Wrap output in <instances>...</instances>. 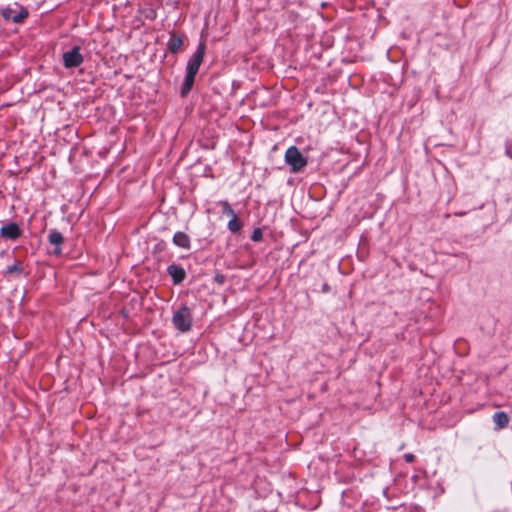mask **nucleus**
<instances>
[{
	"label": "nucleus",
	"instance_id": "obj_14",
	"mask_svg": "<svg viewBox=\"0 0 512 512\" xmlns=\"http://www.w3.org/2000/svg\"><path fill=\"white\" fill-rule=\"evenodd\" d=\"M220 204L222 206V213L224 215L230 216L231 218L233 215H236L231 205L227 201H222Z\"/></svg>",
	"mask_w": 512,
	"mask_h": 512
},
{
	"label": "nucleus",
	"instance_id": "obj_5",
	"mask_svg": "<svg viewBox=\"0 0 512 512\" xmlns=\"http://www.w3.org/2000/svg\"><path fill=\"white\" fill-rule=\"evenodd\" d=\"M62 59L63 65L67 69L79 67L84 60L79 46H74L71 50L64 52Z\"/></svg>",
	"mask_w": 512,
	"mask_h": 512
},
{
	"label": "nucleus",
	"instance_id": "obj_8",
	"mask_svg": "<svg viewBox=\"0 0 512 512\" xmlns=\"http://www.w3.org/2000/svg\"><path fill=\"white\" fill-rule=\"evenodd\" d=\"M167 272L171 276L174 284H180L181 282L184 281L186 277V272L184 268L177 264L169 265L167 268Z\"/></svg>",
	"mask_w": 512,
	"mask_h": 512
},
{
	"label": "nucleus",
	"instance_id": "obj_4",
	"mask_svg": "<svg viewBox=\"0 0 512 512\" xmlns=\"http://www.w3.org/2000/svg\"><path fill=\"white\" fill-rule=\"evenodd\" d=\"M2 17L7 21L22 23L28 17L26 8L15 5V7H5L1 10Z\"/></svg>",
	"mask_w": 512,
	"mask_h": 512
},
{
	"label": "nucleus",
	"instance_id": "obj_2",
	"mask_svg": "<svg viewBox=\"0 0 512 512\" xmlns=\"http://www.w3.org/2000/svg\"><path fill=\"white\" fill-rule=\"evenodd\" d=\"M285 162L290 166L292 173H298L307 165V159L296 146L289 147L285 152Z\"/></svg>",
	"mask_w": 512,
	"mask_h": 512
},
{
	"label": "nucleus",
	"instance_id": "obj_17",
	"mask_svg": "<svg viewBox=\"0 0 512 512\" xmlns=\"http://www.w3.org/2000/svg\"><path fill=\"white\" fill-rule=\"evenodd\" d=\"M506 153L512 158V143L507 147Z\"/></svg>",
	"mask_w": 512,
	"mask_h": 512
},
{
	"label": "nucleus",
	"instance_id": "obj_16",
	"mask_svg": "<svg viewBox=\"0 0 512 512\" xmlns=\"http://www.w3.org/2000/svg\"><path fill=\"white\" fill-rule=\"evenodd\" d=\"M404 459H405V461H406V462H408V463H413V462H414V460H415V455H414V454H412V453H406V454L404 455Z\"/></svg>",
	"mask_w": 512,
	"mask_h": 512
},
{
	"label": "nucleus",
	"instance_id": "obj_13",
	"mask_svg": "<svg viewBox=\"0 0 512 512\" xmlns=\"http://www.w3.org/2000/svg\"><path fill=\"white\" fill-rule=\"evenodd\" d=\"M22 266L19 262H15L13 265L9 266L7 268V271L6 273L9 274V275H12V274H17V275H20L22 273Z\"/></svg>",
	"mask_w": 512,
	"mask_h": 512
},
{
	"label": "nucleus",
	"instance_id": "obj_10",
	"mask_svg": "<svg viewBox=\"0 0 512 512\" xmlns=\"http://www.w3.org/2000/svg\"><path fill=\"white\" fill-rule=\"evenodd\" d=\"M509 416L506 412L499 411L493 415V422L496 430H501L509 424Z\"/></svg>",
	"mask_w": 512,
	"mask_h": 512
},
{
	"label": "nucleus",
	"instance_id": "obj_18",
	"mask_svg": "<svg viewBox=\"0 0 512 512\" xmlns=\"http://www.w3.org/2000/svg\"><path fill=\"white\" fill-rule=\"evenodd\" d=\"M466 213L465 212H456L455 215L456 216H464Z\"/></svg>",
	"mask_w": 512,
	"mask_h": 512
},
{
	"label": "nucleus",
	"instance_id": "obj_3",
	"mask_svg": "<svg viewBox=\"0 0 512 512\" xmlns=\"http://www.w3.org/2000/svg\"><path fill=\"white\" fill-rule=\"evenodd\" d=\"M173 325L181 332H187L192 327V314L187 305H182L173 315Z\"/></svg>",
	"mask_w": 512,
	"mask_h": 512
},
{
	"label": "nucleus",
	"instance_id": "obj_15",
	"mask_svg": "<svg viewBox=\"0 0 512 512\" xmlns=\"http://www.w3.org/2000/svg\"><path fill=\"white\" fill-rule=\"evenodd\" d=\"M262 237H263V233H262L261 229L260 228L254 229V231L252 232V235H251V239L253 241L257 242V241H260L262 239Z\"/></svg>",
	"mask_w": 512,
	"mask_h": 512
},
{
	"label": "nucleus",
	"instance_id": "obj_9",
	"mask_svg": "<svg viewBox=\"0 0 512 512\" xmlns=\"http://www.w3.org/2000/svg\"><path fill=\"white\" fill-rule=\"evenodd\" d=\"M173 243L183 249H190V237L184 232H176L173 236Z\"/></svg>",
	"mask_w": 512,
	"mask_h": 512
},
{
	"label": "nucleus",
	"instance_id": "obj_6",
	"mask_svg": "<svg viewBox=\"0 0 512 512\" xmlns=\"http://www.w3.org/2000/svg\"><path fill=\"white\" fill-rule=\"evenodd\" d=\"M0 236L5 239L16 240L21 236V230L17 223L12 222L1 227Z\"/></svg>",
	"mask_w": 512,
	"mask_h": 512
},
{
	"label": "nucleus",
	"instance_id": "obj_1",
	"mask_svg": "<svg viewBox=\"0 0 512 512\" xmlns=\"http://www.w3.org/2000/svg\"><path fill=\"white\" fill-rule=\"evenodd\" d=\"M206 51L205 42L201 41L196 51L190 57L187 67H186V75L184 78V82L181 88V96L185 97L193 87L195 77L199 71V68L203 62L204 55Z\"/></svg>",
	"mask_w": 512,
	"mask_h": 512
},
{
	"label": "nucleus",
	"instance_id": "obj_12",
	"mask_svg": "<svg viewBox=\"0 0 512 512\" xmlns=\"http://www.w3.org/2000/svg\"><path fill=\"white\" fill-rule=\"evenodd\" d=\"M242 228L241 222L238 220L237 215H233V217L228 222V229L232 233H237Z\"/></svg>",
	"mask_w": 512,
	"mask_h": 512
},
{
	"label": "nucleus",
	"instance_id": "obj_7",
	"mask_svg": "<svg viewBox=\"0 0 512 512\" xmlns=\"http://www.w3.org/2000/svg\"><path fill=\"white\" fill-rule=\"evenodd\" d=\"M48 241L50 244L54 245L53 254L60 255L62 253L61 245L64 242V237L62 233L56 229H53L49 232Z\"/></svg>",
	"mask_w": 512,
	"mask_h": 512
},
{
	"label": "nucleus",
	"instance_id": "obj_11",
	"mask_svg": "<svg viewBox=\"0 0 512 512\" xmlns=\"http://www.w3.org/2000/svg\"><path fill=\"white\" fill-rule=\"evenodd\" d=\"M167 45L170 52L178 53L183 45V40L180 36L176 35L175 33H172L170 35Z\"/></svg>",
	"mask_w": 512,
	"mask_h": 512
}]
</instances>
